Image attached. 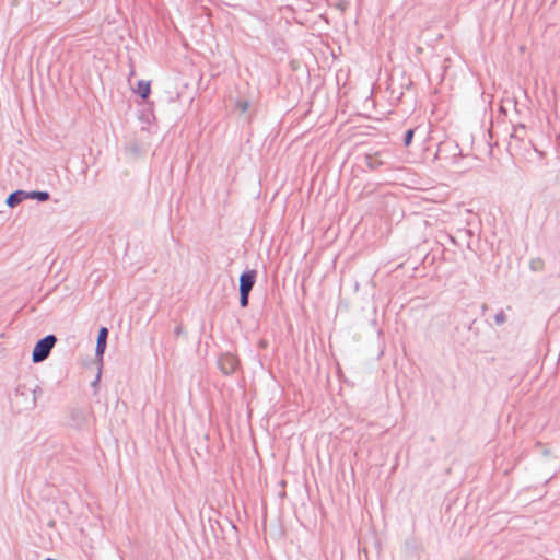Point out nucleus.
I'll return each mask as SVG.
<instances>
[{
  "label": "nucleus",
  "mask_w": 560,
  "mask_h": 560,
  "mask_svg": "<svg viewBox=\"0 0 560 560\" xmlns=\"http://www.w3.org/2000/svg\"><path fill=\"white\" fill-rule=\"evenodd\" d=\"M37 392L42 393V388L39 386L32 389L26 385H18L13 396L11 397L13 408H16L19 411L22 409H33L36 406Z\"/></svg>",
  "instance_id": "f257e3e1"
},
{
  "label": "nucleus",
  "mask_w": 560,
  "mask_h": 560,
  "mask_svg": "<svg viewBox=\"0 0 560 560\" xmlns=\"http://www.w3.org/2000/svg\"><path fill=\"white\" fill-rule=\"evenodd\" d=\"M56 342H57V337L52 334L47 335L44 338L39 339L35 343V347L33 349L32 361L34 363H39V362H43L44 360H46L49 357Z\"/></svg>",
  "instance_id": "f03ea898"
},
{
  "label": "nucleus",
  "mask_w": 560,
  "mask_h": 560,
  "mask_svg": "<svg viewBox=\"0 0 560 560\" xmlns=\"http://www.w3.org/2000/svg\"><path fill=\"white\" fill-rule=\"evenodd\" d=\"M238 364V359L232 353L222 354L218 360L220 370L226 375L234 373L237 370Z\"/></svg>",
  "instance_id": "7ed1b4c3"
},
{
  "label": "nucleus",
  "mask_w": 560,
  "mask_h": 560,
  "mask_svg": "<svg viewBox=\"0 0 560 560\" xmlns=\"http://www.w3.org/2000/svg\"><path fill=\"white\" fill-rule=\"evenodd\" d=\"M108 338V329L106 327H101L97 334L96 339V348H95V358L98 364H103V355L106 350Z\"/></svg>",
  "instance_id": "20e7f679"
},
{
  "label": "nucleus",
  "mask_w": 560,
  "mask_h": 560,
  "mask_svg": "<svg viewBox=\"0 0 560 560\" xmlns=\"http://www.w3.org/2000/svg\"><path fill=\"white\" fill-rule=\"evenodd\" d=\"M256 270L244 271L240 276V291L250 292L256 282Z\"/></svg>",
  "instance_id": "39448f33"
},
{
  "label": "nucleus",
  "mask_w": 560,
  "mask_h": 560,
  "mask_svg": "<svg viewBox=\"0 0 560 560\" xmlns=\"http://www.w3.org/2000/svg\"><path fill=\"white\" fill-rule=\"evenodd\" d=\"M381 152H375L373 154H366L365 155V163L368 167L372 171H377L384 165H387L388 162L382 158Z\"/></svg>",
  "instance_id": "423d86ee"
},
{
  "label": "nucleus",
  "mask_w": 560,
  "mask_h": 560,
  "mask_svg": "<svg viewBox=\"0 0 560 560\" xmlns=\"http://www.w3.org/2000/svg\"><path fill=\"white\" fill-rule=\"evenodd\" d=\"M25 199H27V191L15 190L8 196L5 203L10 208H14Z\"/></svg>",
  "instance_id": "0eeeda50"
},
{
  "label": "nucleus",
  "mask_w": 560,
  "mask_h": 560,
  "mask_svg": "<svg viewBox=\"0 0 560 560\" xmlns=\"http://www.w3.org/2000/svg\"><path fill=\"white\" fill-rule=\"evenodd\" d=\"M136 92L139 94V96L143 100L148 98L151 92V84L150 81L140 80L137 83V90Z\"/></svg>",
  "instance_id": "6e6552de"
},
{
  "label": "nucleus",
  "mask_w": 560,
  "mask_h": 560,
  "mask_svg": "<svg viewBox=\"0 0 560 560\" xmlns=\"http://www.w3.org/2000/svg\"><path fill=\"white\" fill-rule=\"evenodd\" d=\"M50 198L48 191H30L27 192V199H36L38 201H47Z\"/></svg>",
  "instance_id": "1a4fd4ad"
},
{
  "label": "nucleus",
  "mask_w": 560,
  "mask_h": 560,
  "mask_svg": "<svg viewBox=\"0 0 560 560\" xmlns=\"http://www.w3.org/2000/svg\"><path fill=\"white\" fill-rule=\"evenodd\" d=\"M545 268V261L540 257L532 258L529 261V269L534 272L542 271Z\"/></svg>",
  "instance_id": "9d476101"
},
{
  "label": "nucleus",
  "mask_w": 560,
  "mask_h": 560,
  "mask_svg": "<svg viewBox=\"0 0 560 560\" xmlns=\"http://www.w3.org/2000/svg\"><path fill=\"white\" fill-rule=\"evenodd\" d=\"M524 132H525V126H524V125L515 126V127L513 128V132H512V135H511V138L522 140V139H523V133H524Z\"/></svg>",
  "instance_id": "9b49d317"
},
{
  "label": "nucleus",
  "mask_w": 560,
  "mask_h": 560,
  "mask_svg": "<svg viewBox=\"0 0 560 560\" xmlns=\"http://www.w3.org/2000/svg\"><path fill=\"white\" fill-rule=\"evenodd\" d=\"M249 293L246 291H240V305L242 307H247L249 303Z\"/></svg>",
  "instance_id": "f8f14e48"
},
{
  "label": "nucleus",
  "mask_w": 560,
  "mask_h": 560,
  "mask_svg": "<svg viewBox=\"0 0 560 560\" xmlns=\"http://www.w3.org/2000/svg\"><path fill=\"white\" fill-rule=\"evenodd\" d=\"M415 129H408L404 136V144L409 147L412 142Z\"/></svg>",
  "instance_id": "ddd939ff"
},
{
  "label": "nucleus",
  "mask_w": 560,
  "mask_h": 560,
  "mask_svg": "<svg viewBox=\"0 0 560 560\" xmlns=\"http://www.w3.org/2000/svg\"><path fill=\"white\" fill-rule=\"evenodd\" d=\"M494 322L499 326L506 322V316L502 310L494 316Z\"/></svg>",
  "instance_id": "4468645a"
},
{
  "label": "nucleus",
  "mask_w": 560,
  "mask_h": 560,
  "mask_svg": "<svg viewBox=\"0 0 560 560\" xmlns=\"http://www.w3.org/2000/svg\"><path fill=\"white\" fill-rule=\"evenodd\" d=\"M102 365L103 364H98V371H97V374L95 376V380L91 383V386L93 388H95V392L97 390V385H98V382L101 380V373H102Z\"/></svg>",
  "instance_id": "2eb2a0df"
},
{
  "label": "nucleus",
  "mask_w": 560,
  "mask_h": 560,
  "mask_svg": "<svg viewBox=\"0 0 560 560\" xmlns=\"http://www.w3.org/2000/svg\"><path fill=\"white\" fill-rule=\"evenodd\" d=\"M349 3L346 0H340L336 3V8L340 11L345 12L348 8Z\"/></svg>",
  "instance_id": "dca6fc26"
},
{
  "label": "nucleus",
  "mask_w": 560,
  "mask_h": 560,
  "mask_svg": "<svg viewBox=\"0 0 560 560\" xmlns=\"http://www.w3.org/2000/svg\"><path fill=\"white\" fill-rule=\"evenodd\" d=\"M248 106L249 104L247 101H242L237 103V107L241 109L242 113H245L248 109Z\"/></svg>",
  "instance_id": "f3484780"
},
{
  "label": "nucleus",
  "mask_w": 560,
  "mask_h": 560,
  "mask_svg": "<svg viewBox=\"0 0 560 560\" xmlns=\"http://www.w3.org/2000/svg\"><path fill=\"white\" fill-rule=\"evenodd\" d=\"M174 332H175L176 336L182 335L183 334V326L182 325L176 326Z\"/></svg>",
  "instance_id": "a211bd4d"
},
{
  "label": "nucleus",
  "mask_w": 560,
  "mask_h": 560,
  "mask_svg": "<svg viewBox=\"0 0 560 560\" xmlns=\"http://www.w3.org/2000/svg\"><path fill=\"white\" fill-rule=\"evenodd\" d=\"M45 560H55V559H51V558H47V559H45Z\"/></svg>",
  "instance_id": "6ab92c4d"
}]
</instances>
